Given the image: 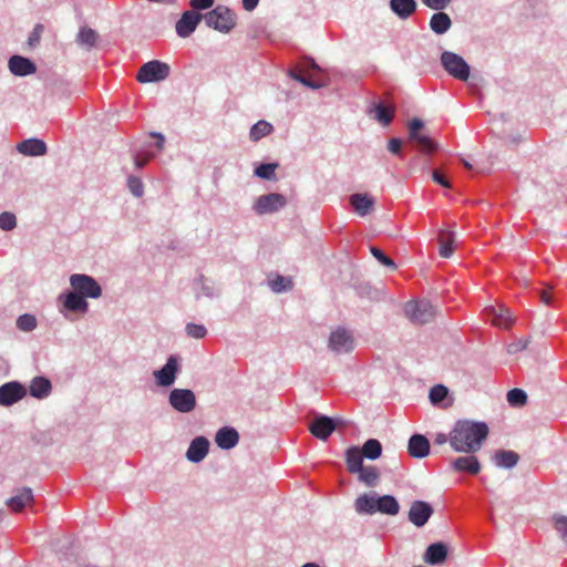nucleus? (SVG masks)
Segmentation results:
<instances>
[{"instance_id": "1", "label": "nucleus", "mask_w": 567, "mask_h": 567, "mask_svg": "<svg viewBox=\"0 0 567 567\" xmlns=\"http://www.w3.org/2000/svg\"><path fill=\"white\" fill-rule=\"evenodd\" d=\"M489 433L485 422L458 420L451 431V447L457 453L478 452Z\"/></svg>"}, {"instance_id": "2", "label": "nucleus", "mask_w": 567, "mask_h": 567, "mask_svg": "<svg viewBox=\"0 0 567 567\" xmlns=\"http://www.w3.org/2000/svg\"><path fill=\"white\" fill-rule=\"evenodd\" d=\"M205 22L209 28L221 33H228L236 24V17L230 9L224 6H217L204 16Z\"/></svg>"}, {"instance_id": "3", "label": "nucleus", "mask_w": 567, "mask_h": 567, "mask_svg": "<svg viewBox=\"0 0 567 567\" xmlns=\"http://www.w3.org/2000/svg\"><path fill=\"white\" fill-rule=\"evenodd\" d=\"M405 316L416 324L432 321L436 316V307L427 300L410 301L404 307Z\"/></svg>"}, {"instance_id": "4", "label": "nucleus", "mask_w": 567, "mask_h": 567, "mask_svg": "<svg viewBox=\"0 0 567 567\" xmlns=\"http://www.w3.org/2000/svg\"><path fill=\"white\" fill-rule=\"evenodd\" d=\"M169 65L158 60L150 61L141 66L136 75L140 83L159 82L168 78Z\"/></svg>"}, {"instance_id": "5", "label": "nucleus", "mask_w": 567, "mask_h": 567, "mask_svg": "<svg viewBox=\"0 0 567 567\" xmlns=\"http://www.w3.org/2000/svg\"><path fill=\"white\" fill-rule=\"evenodd\" d=\"M444 69L455 79L466 81L470 76V66L465 60L456 53L445 51L441 55Z\"/></svg>"}, {"instance_id": "6", "label": "nucleus", "mask_w": 567, "mask_h": 567, "mask_svg": "<svg viewBox=\"0 0 567 567\" xmlns=\"http://www.w3.org/2000/svg\"><path fill=\"white\" fill-rule=\"evenodd\" d=\"M424 124L419 118H413L409 123V140L414 142L422 153H434L437 150L436 143L427 135L421 133Z\"/></svg>"}, {"instance_id": "7", "label": "nucleus", "mask_w": 567, "mask_h": 567, "mask_svg": "<svg viewBox=\"0 0 567 567\" xmlns=\"http://www.w3.org/2000/svg\"><path fill=\"white\" fill-rule=\"evenodd\" d=\"M70 284L74 291L84 298H99L102 293L100 285L87 275H72L70 277Z\"/></svg>"}, {"instance_id": "8", "label": "nucleus", "mask_w": 567, "mask_h": 567, "mask_svg": "<svg viewBox=\"0 0 567 567\" xmlns=\"http://www.w3.org/2000/svg\"><path fill=\"white\" fill-rule=\"evenodd\" d=\"M171 405L181 413H188L195 409L196 398L188 389H174L169 393Z\"/></svg>"}, {"instance_id": "9", "label": "nucleus", "mask_w": 567, "mask_h": 567, "mask_svg": "<svg viewBox=\"0 0 567 567\" xmlns=\"http://www.w3.org/2000/svg\"><path fill=\"white\" fill-rule=\"evenodd\" d=\"M329 348L336 353L350 352L354 348V339L348 330L338 328L330 334Z\"/></svg>"}, {"instance_id": "10", "label": "nucleus", "mask_w": 567, "mask_h": 567, "mask_svg": "<svg viewBox=\"0 0 567 567\" xmlns=\"http://www.w3.org/2000/svg\"><path fill=\"white\" fill-rule=\"evenodd\" d=\"M27 394L25 388L17 381L0 386V405L10 406L22 400Z\"/></svg>"}, {"instance_id": "11", "label": "nucleus", "mask_w": 567, "mask_h": 567, "mask_svg": "<svg viewBox=\"0 0 567 567\" xmlns=\"http://www.w3.org/2000/svg\"><path fill=\"white\" fill-rule=\"evenodd\" d=\"M485 313L492 324L502 329H508L514 322L512 312L503 305L491 306L485 309Z\"/></svg>"}, {"instance_id": "12", "label": "nucleus", "mask_w": 567, "mask_h": 567, "mask_svg": "<svg viewBox=\"0 0 567 567\" xmlns=\"http://www.w3.org/2000/svg\"><path fill=\"white\" fill-rule=\"evenodd\" d=\"M433 514L432 506L423 501H414L409 511V520L416 527H422L426 524Z\"/></svg>"}, {"instance_id": "13", "label": "nucleus", "mask_w": 567, "mask_h": 567, "mask_svg": "<svg viewBox=\"0 0 567 567\" xmlns=\"http://www.w3.org/2000/svg\"><path fill=\"white\" fill-rule=\"evenodd\" d=\"M203 16L194 10L185 11L176 22V32L181 38L189 37L197 28Z\"/></svg>"}, {"instance_id": "14", "label": "nucleus", "mask_w": 567, "mask_h": 567, "mask_svg": "<svg viewBox=\"0 0 567 567\" xmlns=\"http://www.w3.org/2000/svg\"><path fill=\"white\" fill-rule=\"evenodd\" d=\"M286 205V198L277 193L260 196L256 204L255 210L262 215L278 210Z\"/></svg>"}, {"instance_id": "15", "label": "nucleus", "mask_w": 567, "mask_h": 567, "mask_svg": "<svg viewBox=\"0 0 567 567\" xmlns=\"http://www.w3.org/2000/svg\"><path fill=\"white\" fill-rule=\"evenodd\" d=\"M336 424L332 419L321 415L313 420L309 426L311 434L322 441H326L334 431Z\"/></svg>"}, {"instance_id": "16", "label": "nucleus", "mask_w": 567, "mask_h": 567, "mask_svg": "<svg viewBox=\"0 0 567 567\" xmlns=\"http://www.w3.org/2000/svg\"><path fill=\"white\" fill-rule=\"evenodd\" d=\"M449 555V547L442 542L431 544L424 555L423 560L429 565H441L443 564Z\"/></svg>"}, {"instance_id": "17", "label": "nucleus", "mask_w": 567, "mask_h": 567, "mask_svg": "<svg viewBox=\"0 0 567 567\" xmlns=\"http://www.w3.org/2000/svg\"><path fill=\"white\" fill-rule=\"evenodd\" d=\"M177 360L175 357H169L165 365L154 372L157 383L162 386H168L174 383L175 374L177 372Z\"/></svg>"}, {"instance_id": "18", "label": "nucleus", "mask_w": 567, "mask_h": 567, "mask_svg": "<svg viewBox=\"0 0 567 567\" xmlns=\"http://www.w3.org/2000/svg\"><path fill=\"white\" fill-rule=\"evenodd\" d=\"M408 452L414 458H423L430 453V442L422 434H414L408 443Z\"/></svg>"}, {"instance_id": "19", "label": "nucleus", "mask_w": 567, "mask_h": 567, "mask_svg": "<svg viewBox=\"0 0 567 567\" xmlns=\"http://www.w3.org/2000/svg\"><path fill=\"white\" fill-rule=\"evenodd\" d=\"M9 70L18 76H25L35 72V65L29 59L13 55L9 60Z\"/></svg>"}, {"instance_id": "20", "label": "nucleus", "mask_w": 567, "mask_h": 567, "mask_svg": "<svg viewBox=\"0 0 567 567\" xmlns=\"http://www.w3.org/2000/svg\"><path fill=\"white\" fill-rule=\"evenodd\" d=\"M209 442L204 436L194 439L187 450L186 456L192 462H200L208 453Z\"/></svg>"}, {"instance_id": "21", "label": "nucleus", "mask_w": 567, "mask_h": 567, "mask_svg": "<svg viewBox=\"0 0 567 567\" xmlns=\"http://www.w3.org/2000/svg\"><path fill=\"white\" fill-rule=\"evenodd\" d=\"M238 441V432L233 427H221L215 436L216 444L223 450L233 449Z\"/></svg>"}, {"instance_id": "22", "label": "nucleus", "mask_w": 567, "mask_h": 567, "mask_svg": "<svg viewBox=\"0 0 567 567\" xmlns=\"http://www.w3.org/2000/svg\"><path fill=\"white\" fill-rule=\"evenodd\" d=\"M18 151L28 156H41L47 153V145L42 140L29 138L18 144Z\"/></svg>"}, {"instance_id": "23", "label": "nucleus", "mask_w": 567, "mask_h": 567, "mask_svg": "<svg viewBox=\"0 0 567 567\" xmlns=\"http://www.w3.org/2000/svg\"><path fill=\"white\" fill-rule=\"evenodd\" d=\"M33 502V493L30 487H23L18 493L7 501V505L13 512L22 511L28 504Z\"/></svg>"}, {"instance_id": "24", "label": "nucleus", "mask_w": 567, "mask_h": 567, "mask_svg": "<svg viewBox=\"0 0 567 567\" xmlns=\"http://www.w3.org/2000/svg\"><path fill=\"white\" fill-rule=\"evenodd\" d=\"M452 466L455 471L467 472L473 475L478 474L481 471V463L474 455L460 456L455 458Z\"/></svg>"}, {"instance_id": "25", "label": "nucleus", "mask_w": 567, "mask_h": 567, "mask_svg": "<svg viewBox=\"0 0 567 567\" xmlns=\"http://www.w3.org/2000/svg\"><path fill=\"white\" fill-rule=\"evenodd\" d=\"M350 203L360 216L370 214L374 207V199L367 194H353L350 197Z\"/></svg>"}, {"instance_id": "26", "label": "nucleus", "mask_w": 567, "mask_h": 567, "mask_svg": "<svg viewBox=\"0 0 567 567\" xmlns=\"http://www.w3.org/2000/svg\"><path fill=\"white\" fill-rule=\"evenodd\" d=\"M455 233L450 229H442L439 234V254L443 258H450L454 251Z\"/></svg>"}, {"instance_id": "27", "label": "nucleus", "mask_w": 567, "mask_h": 567, "mask_svg": "<svg viewBox=\"0 0 567 567\" xmlns=\"http://www.w3.org/2000/svg\"><path fill=\"white\" fill-rule=\"evenodd\" d=\"M52 390V385L49 379L44 377H35L31 380L29 385L30 395L37 399L47 398Z\"/></svg>"}, {"instance_id": "28", "label": "nucleus", "mask_w": 567, "mask_h": 567, "mask_svg": "<svg viewBox=\"0 0 567 567\" xmlns=\"http://www.w3.org/2000/svg\"><path fill=\"white\" fill-rule=\"evenodd\" d=\"M391 10L402 20L409 19L416 10L415 0H390Z\"/></svg>"}, {"instance_id": "29", "label": "nucleus", "mask_w": 567, "mask_h": 567, "mask_svg": "<svg viewBox=\"0 0 567 567\" xmlns=\"http://www.w3.org/2000/svg\"><path fill=\"white\" fill-rule=\"evenodd\" d=\"M493 461L498 467L512 468L517 465L519 455L514 451L499 450L495 452Z\"/></svg>"}, {"instance_id": "30", "label": "nucleus", "mask_w": 567, "mask_h": 567, "mask_svg": "<svg viewBox=\"0 0 567 567\" xmlns=\"http://www.w3.org/2000/svg\"><path fill=\"white\" fill-rule=\"evenodd\" d=\"M99 39V33L89 27H82L76 35L78 44L86 50H91L96 47Z\"/></svg>"}, {"instance_id": "31", "label": "nucleus", "mask_w": 567, "mask_h": 567, "mask_svg": "<svg viewBox=\"0 0 567 567\" xmlns=\"http://www.w3.org/2000/svg\"><path fill=\"white\" fill-rule=\"evenodd\" d=\"M377 497L370 494L360 495L354 502V509L358 514L372 515L377 513Z\"/></svg>"}, {"instance_id": "32", "label": "nucleus", "mask_w": 567, "mask_h": 567, "mask_svg": "<svg viewBox=\"0 0 567 567\" xmlns=\"http://www.w3.org/2000/svg\"><path fill=\"white\" fill-rule=\"evenodd\" d=\"M363 454L361 450L357 446H351L346 452V463L350 473H357L361 470Z\"/></svg>"}, {"instance_id": "33", "label": "nucleus", "mask_w": 567, "mask_h": 567, "mask_svg": "<svg viewBox=\"0 0 567 567\" xmlns=\"http://www.w3.org/2000/svg\"><path fill=\"white\" fill-rule=\"evenodd\" d=\"M377 512L386 514V515H396L399 513L400 506L398 501L391 495H384L381 497H377Z\"/></svg>"}, {"instance_id": "34", "label": "nucleus", "mask_w": 567, "mask_h": 567, "mask_svg": "<svg viewBox=\"0 0 567 567\" xmlns=\"http://www.w3.org/2000/svg\"><path fill=\"white\" fill-rule=\"evenodd\" d=\"M64 307L71 311L86 312L89 303L83 296L72 291L65 296Z\"/></svg>"}, {"instance_id": "35", "label": "nucleus", "mask_w": 567, "mask_h": 567, "mask_svg": "<svg viewBox=\"0 0 567 567\" xmlns=\"http://www.w3.org/2000/svg\"><path fill=\"white\" fill-rule=\"evenodd\" d=\"M452 25L451 18L444 12L434 13L430 20V28L437 34L445 33Z\"/></svg>"}, {"instance_id": "36", "label": "nucleus", "mask_w": 567, "mask_h": 567, "mask_svg": "<svg viewBox=\"0 0 567 567\" xmlns=\"http://www.w3.org/2000/svg\"><path fill=\"white\" fill-rule=\"evenodd\" d=\"M363 456L369 460H377L382 454V445L375 439H369L364 442L362 449H360Z\"/></svg>"}, {"instance_id": "37", "label": "nucleus", "mask_w": 567, "mask_h": 567, "mask_svg": "<svg viewBox=\"0 0 567 567\" xmlns=\"http://www.w3.org/2000/svg\"><path fill=\"white\" fill-rule=\"evenodd\" d=\"M374 112H375V115H374L375 120L378 122H380L382 125L386 126L392 122V120L394 117L395 109L393 106H385L383 104H378L374 107Z\"/></svg>"}, {"instance_id": "38", "label": "nucleus", "mask_w": 567, "mask_h": 567, "mask_svg": "<svg viewBox=\"0 0 567 567\" xmlns=\"http://www.w3.org/2000/svg\"><path fill=\"white\" fill-rule=\"evenodd\" d=\"M355 474H359V480L367 486H374L380 476L374 466H362Z\"/></svg>"}, {"instance_id": "39", "label": "nucleus", "mask_w": 567, "mask_h": 567, "mask_svg": "<svg viewBox=\"0 0 567 567\" xmlns=\"http://www.w3.org/2000/svg\"><path fill=\"white\" fill-rule=\"evenodd\" d=\"M272 132V125L267 121H258L249 132L250 140L257 142Z\"/></svg>"}, {"instance_id": "40", "label": "nucleus", "mask_w": 567, "mask_h": 567, "mask_svg": "<svg viewBox=\"0 0 567 567\" xmlns=\"http://www.w3.org/2000/svg\"><path fill=\"white\" fill-rule=\"evenodd\" d=\"M507 401L512 406H523L526 404L527 394L522 389H512L507 392Z\"/></svg>"}, {"instance_id": "41", "label": "nucleus", "mask_w": 567, "mask_h": 567, "mask_svg": "<svg viewBox=\"0 0 567 567\" xmlns=\"http://www.w3.org/2000/svg\"><path fill=\"white\" fill-rule=\"evenodd\" d=\"M17 327L21 331H32L37 327V319L34 316L29 313L22 315L17 320Z\"/></svg>"}, {"instance_id": "42", "label": "nucleus", "mask_w": 567, "mask_h": 567, "mask_svg": "<svg viewBox=\"0 0 567 567\" xmlns=\"http://www.w3.org/2000/svg\"><path fill=\"white\" fill-rule=\"evenodd\" d=\"M277 167V163L261 164L255 169V174L264 179H272Z\"/></svg>"}, {"instance_id": "43", "label": "nucleus", "mask_w": 567, "mask_h": 567, "mask_svg": "<svg viewBox=\"0 0 567 567\" xmlns=\"http://www.w3.org/2000/svg\"><path fill=\"white\" fill-rule=\"evenodd\" d=\"M447 388L442 384H437L430 390V400L433 404H437L442 402L447 396Z\"/></svg>"}, {"instance_id": "44", "label": "nucleus", "mask_w": 567, "mask_h": 567, "mask_svg": "<svg viewBox=\"0 0 567 567\" xmlns=\"http://www.w3.org/2000/svg\"><path fill=\"white\" fill-rule=\"evenodd\" d=\"M17 219L12 213L4 212L0 214V228L3 230H11L16 227Z\"/></svg>"}, {"instance_id": "45", "label": "nucleus", "mask_w": 567, "mask_h": 567, "mask_svg": "<svg viewBox=\"0 0 567 567\" xmlns=\"http://www.w3.org/2000/svg\"><path fill=\"white\" fill-rule=\"evenodd\" d=\"M554 522L557 533L567 545V516H555Z\"/></svg>"}, {"instance_id": "46", "label": "nucleus", "mask_w": 567, "mask_h": 567, "mask_svg": "<svg viewBox=\"0 0 567 567\" xmlns=\"http://www.w3.org/2000/svg\"><path fill=\"white\" fill-rule=\"evenodd\" d=\"M127 187L134 196L141 197L143 195L144 187L138 177L130 176L127 179Z\"/></svg>"}, {"instance_id": "47", "label": "nucleus", "mask_w": 567, "mask_h": 567, "mask_svg": "<svg viewBox=\"0 0 567 567\" xmlns=\"http://www.w3.org/2000/svg\"><path fill=\"white\" fill-rule=\"evenodd\" d=\"M370 251L373 255V257H375L383 266L389 267L391 269L396 268L395 262L390 257L385 256L383 251L380 250L379 248L371 247Z\"/></svg>"}, {"instance_id": "48", "label": "nucleus", "mask_w": 567, "mask_h": 567, "mask_svg": "<svg viewBox=\"0 0 567 567\" xmlns=\"http://www.w3.org/2000/svg\"><path fill=\"white\" fill-rule=\"evenodd\" d=\"M270 287L275 292H281L291 288V280L286 279L282 276H277L274 280L270 281Z\"/></svg>"}, {"instance_id": "49", "label": "nucleus", "mask_w": 567, "mask_h": 567, "mask_svg": "<svg viewBox=\"0 0 567 567\" xmlns=\"http://www.w3.org/2000/svg\"><path fill=\"white\" fill-rule=\"evenodd\" d=\"M186 332L189 337L195 339L204 338L207 333V330L202 324L188 323L186 326Z\"/></svg>"}, {"instance_id": "50", "label": "nucleus", "mask_w": 567, "mask_h": 567, "mask_svg": "<svg viewBox=\"0 0 567 567\" xmlns=\"http://www.w3.org/2000/svg\"><path fill=\"white\" fill-rule=\"evenodd\" d=\"M43 30H44L43 24H41V23L35 24V27L33 28V30L30 33L29 39H28L29 47L34 48L35 45L39 44L42 33H43Z\"/></svg>"}, {"instance_id": "51", "label": "nucleus", "mask_w": 567, "mask_h": 567, "mask_svg": "<svg viewBox=\"0 0 567 567\" xmlns=\"http://www.w3.org/2000/svg\"><path fill=\"white\" fill-rule=\"evenodd\" d=\"M291 76L293 79H296L297 81L301 82L302 84H305L306 86L311 87V89H318V87L323 86L322 82L312 81L311 79L303 76L301 74H298L296 72H291Z\"/></svg>"}, {"instance_id": "52", "label": "nucleus", "mask_w": 567, "mask_h": 567, "mask_svg": "<svg viewBox=\"0 0 567 567\" xmlns=\"http://www.w3.org/2000/svg\"><path fill=\"white\" fill-rule=\"evenodd\" d=\"M452 0H422L423 4L432 10H442L446 8Z\"/></svg>"}, {"instance_id": "53", "label": "nucleus", "mask_w": 567, "mask_h": 567, "mask_svg": "<svg viewBox=\"0 0 567 567\" xmlns=\"http://www.w3.org/2000/svg\"><path fill=\"white\" fill-rule=\"evenodd\" d=\"M527 346H528V340L527 339H520V340H517V341L508 344L507 352L509 354H515V353L526 349Z\"/></svg>"}, {"instance_id": "54", "label": "nucleus", "mask_w": 567, "mask_h": 567, "mask_svg": "<svg viewBox=\"0 0 567 567\" xmlns=\"http://www.w3.org/2000/svg\"><path fill=\"white\" fill-rule=\"evenodd\" d=\"M189 4L194 10H205L213 7L214 0H190Z\"/></svg>"}, {"instance_id": "55", "label": "nucleus", "mask_w": 567, "mask_h": 567, "mask_svg": "<svg viewBox=\"0 0 567 567\" xmlns=\"http://www.w3.org/2000/svg\"><path fill=\"white\" fill-rule=\"evenodd\" d=\"M432 178L439 185H441L445 188H451L450 182L440 173V171L434 169L432 173Z\"/></svg>"}, {"instance_id": "56", "label": "nucleus", "mask_w": 567, "mask_h": 567, "mask_svg": "<svg viewBox=\"0 0 567 567\" xmlns=\"http://www.w3.org/2000/svg\"><path fill=\"white\" fill-rule=\"evenodd\" d=\"M401 147L402 142L399 138H391L388 143V150L393 154L399 155L401 153Z\"/></svg>"}, {"instance_id": "57", "label": "nucleus", "mask_w": 567, "mask_h": 567, "mask_svg": "<svg viewBox=\"0 0 567 567\" xmlns=\"http://www.w3.org/2000/svg\"><path fill=\"white\" fill-rule=\"evenodd\" d=\"M447 442L451 444V432L449 434L439 433L434 439V444L436 445H443Z\"/></svg>"}, {"instance_id": "58", "label": "nucleus", "mask_w": 567, "mask_h": 567, "mask_svg": "<svg viewBox=\"0 0 567 567\" xmlns=\"http://www.w3.org/2000/svg\"><path fill=\"white\" fill-rule=\"evenodd\" d=\"M153 157V154H147L146 156L144 157H141V156H136L135 159H134V164H135V167L136 168H142L144 167L148 161Z\"/></svg>"}, {"instance_id": "59", "label": "nucleus", "mask_w": 567, "mask_h": 567, "mask_svg": "<svg viewBox=\"0 0 567 567\" xmlns=\"http://www.w3.org/2000/svg\"><path fill=\"white\" fill-rule=\"evenodd\" d=\"M550 289H544L540 291V300L542 302H544L545 305H549L550 301H551V297H550Z\"/></svg>"}, {"instance_id": "60", "label": "nucleus", "mask_w": 567, "mask_h": 567, "mask_svg": "<svg viewBox=\"0 0 567 567\" xmlns=\"http://www.w3.org/2000/svg\"><path fill=\"white\" fill-rule=\"evenodd\" d=\"M258 2L259 0H243V7L245 10L251 11L257 7Z\"/></svg>"}, {"instance_id": "61", "label": "nucleus", "mask_w": 567, "mask_h": 567, "mask_svg": "<svg viewBox=\"0 0 567 567\" xmlns=\"http://www.w3.org/2000/svg\"><path fill=\"white\" fill-rule=\"evenodd\" d=\"M152 136L157 138L156 146L158 150H162L164 147L165 138L161 133H153Z\"/></svg>"}, {"instance_id": "62", "label": "nucleus", "mask_w": 567, "mask_h": 567, "mask_svg": "<svg viewBox=\"0 0 567 567\" xmlns=\"http://www.w3.org/2000/svg\"><path fill=\"white\" fill-rule=\"evenodd\" d=\"M462 164L464 165L465 168L472 169V164L466 159L462 158Z\"/></svg>"}, {"instance_id": "63", "label": "nucleus", "mask_w": 567, "mask_h": 567, "mask_svg": "<svg viewBox=\"0 0 567 567\" xmlns=\"http://www.w3.org/2000/svg\"><path fill=\"white\" fill-rule=\"evenodd\" d=\"M301 567H320V566L315 563H307V564L302 565Z\"/></svg>"}, {"instance_id": "64", "label": "nucleus", "mask_w": 567, "mask_h": 567, "mask_svg": "<svg viewBox=\"0 0 567 567\" xmlns=\"http://www.w3.org/2000/svg\"><path fill=\"white\" fill-rule=\"evenodd\" d=\"M414 567H424V566H422V565H419V566H414Z\"/></svg>"}]
</instances>
